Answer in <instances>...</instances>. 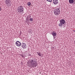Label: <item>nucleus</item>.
<instances>
[{
	"label": "nucleus",
	"instance_id": "15",
	"mask_svg": "<svg viewBox=\"0 0 75 75\" xmlns=\"http://www.w3.org/2000/svg\"><path fill=\"white\" fill-rule=\"evenodd\" d=\"M52 0H47V1H49V2H51L52 1Z\"/></svg>",
	"mask_w": 75,
	"mask_h": 75
},
{
	"label": "nucleus",
	"instance_id": "17",
	"mask_svg": "<svg viewBox=\"0 0 75 75\" xmlns=\"http://www.w3.org/2000/svg\"><path fill=\"white\" fill-rule=\"evenodd\" d=\"M1 7H0V11H1Z\"/></svg>",
	"mask_w": 75,
	"mask_h": 75
},
{
	"label": "nucleus",
	"instance_id": "18",
	"mask_svg": "<svg viewBox=\"0 0 75 75\" xmlns=\"http://www.w3.org/2000/svg\"><path fill=\"white\" fill-rule=\"evenodd\" d=\"M22 57H24V56H23V55H22Z\"/></svg>",
	"mask_w": 75,
	"mask_h": 75
},
{
	"label": "nucleus",
	"instance_id": "14",
	"mask_svg": "<svg viewBox=\"0 0 75 75\" xmlns=\"http://www.w3.org/2000/svg\"><path fill=\"white\" fill-rule=\"evenodd\" d=\"M31 2H29L28 3V6H31Z\"/></svg>",
	"mask_w": 75,
	"mask_h": 75
},
{
	"label": "nucleus",
	"instance_id": "13",
	"mask_svg": "<svg viewBox=\"0 0 75 75\" xmlns=\"http://www.w3.org/2000/svg\"><path fill=\"white\" fill-rule=\"evenodd\" d=\"M29 21H30L31 22H32L33 21V18H30V19L29 20Z\"/></svg>",
	"mask_w": 75,
	"mask_h": 75
},
{
	"label": "nucleus",
	"instance_id": "5",
	"mask_svg": "<svg viewBox=\"0 0 75 75\" xmlns=\"http://www.w3.org/2000/svg\"><path fill=\"white\" fill-rule=\"evenodd\" d=\"M11 2V1H10V0H6V4H7V5L8 6V5H10V4Z\"/></svg>",
	"mask_w": 75,
	"mask_h": 75
},
{
	"label": "nucleus",
	"instance_id": "10",
	"mask_svg": "<svg viewBox=\"0 0 75 75\" xmlns=\"http://www.w3.org/2000/svg\"><path fill=\"white\" fill-rule=\"evenodd\" d=\"M69 1L70 4H72L74 3V0H69Z\"/></svg>",
	"mask_w": 75,
	"mask_h": 75
},
{
	"label": "nucleus",
	"instance_id": "9",
	"mask_svg": "<svg viewBox=\"0 0 75 75\" xmlns=\"http://www.w3.org/2000/svg\"><path fill=\"white\" fill-rule=\"evenodd\" d=\"M53 3L54 5L57 4L58 3V0H53Z\"/></svg>",
	"mask_w": 75,
	"mask_h": 75
},
{
	"label": "nucleus",
	"instance_id": "1",
	"mask_svg": "<svg viewBox=\"0 0 75 75\" xmlns=\"http://www.w3.org/2000/svg\"><path fill=\"white\" fill-rule=\"evenodd\" d=\"M30 63L31 64L32 67L34 68V67H36L38 65V64L37 62V61L35 59H33L30 61Z\"/></svg>",
	"mask_w": 75,
	"mask_h": 75
},
{
	"label": "nucleus",
	"instance_id": "16",
	"mask_svg": "<svg viewBox=\"0 0 75 75\" xmlns=\"http://www.w3.org/2000/svg\"><path fill=\"white\" fill-rule=\"evenodd\" d=\"M33 31L31 30H30V33L32 32Z\"/></svg>",
	"mask_w": 75,
	"mask_h": 75
},
{
	"label": "nucleus",
	"instance_id": "11",
	"mask_svg": "<svg viewBox=\"0 0 75 75\" xmlns=\"http://www.w3.org/2000/svg\"><path fill=\"white\" fill-rule=\"evenodd\" d=\"M31 18V16H28L27 17V18H26L27 21H28Z\"/></svg>",
	"mask_w": 75,
	"mask_h": 75
},
{
	"label": "nucleus",
	"instance_id": "6",
	"mask_svg": "<svg viewBox=\"0 0 75 75\" xmlns=\"http://www.w3.org/2000/svg\"><path fill=\"white\" fill-rule=\"evenodd\" d=\"M16 45L18 47H20L21 46V43L19 41H17L16 43Z\"/></svg>",
	"mask_w": 75,
	"mask_h": 75
},
{
	"label": "nucleus",
	"instance_id": "3",
	"mask_svg": "<svg viewBox=\"0 0 75 75\" xmlns=\"http://www.w3.org/2000/svg\"><path fill=\"white\" fill-rule=\"evenodd\" d=\"M18 11L19 13H23L24 11V7L20 6L18 8Z\"/></svg>",
	"mask_w": 75,
	"mask_h": 75
},
{
	"label": "nucleus",
	"instance_id": "12",
	"mask_svg": "<svg viewBox=\"0 0 75 75\" xmlns=\"http://www.w3.org/2000/svg\"><path fill=\"white\" fill-rule=\"evenodd\" d=\"M37 53L39 56L40 57H41V55H42V54H41V53L40 52H37Z\"/></svg>",
	"mask_w": 75,
	"mask_h": 75
},
{
	"label": "nucleus",
	"instance_id": "4",
	"mask_svg": "<svg viewBox=\"0 0 75 75\" xmlns=\"http://www.w3.org/2000/svg\"><path fill=\"white\" fill-rule=\"evenodd\" d=\"M65 23V21L64 19H61L60 21V23L59 24V27L62 26V25L64 24Z\"/></svg>",
	"mask_w": 75,
	"mask_h": 75
},
{
	"label": "nucleus",
	"instance_id": "8",
	"mask_svg": "<svg viewBox=\"0 0 75 75\" xmlns=\"http://www.w3.org/2000/svg\"><path fill=\"white\" fill-rule=\"evenodd\" d=\"M51 34L53 37H55L57 35V33L53 31L51 32Z\"/></svg>",
	"mask_w": 75,
	"mask_h": 75
},
{
	"label": "nucleus",
	"instance_id": "2",
	"mask_svg": "<svg viewBox=\"0 0 75 75\" xmlns=\"http://www.w3.org/2000/svg\"><path fill=\"white\" fill-rule=\"evenodd\" d=\"M53 12L56 16H58L60 14V10H59V8H57L53 10Z\"/></svg>",
	"mask_w": 75,
	"mask_h": 75
},
{
	"label": "nucleus",
	"instance_id": "7",
	"mask_svg": "<svg viewBox=\"0 0 75 75\" xmlns=\"http://www.w3.org/2000/svg\"><path fill=\"white\" fill-rule=\"evenodd\" d=\"M22 47L24 48V49H25L27 47V46L26 45H25V44L24 43H23L21 45Z\"/></svg>",
	"mask_w": 75,
	"mask_h": 75
}]
</instances>
